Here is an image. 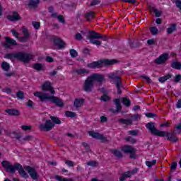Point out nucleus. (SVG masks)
Here are the masks:
<instances>
[{
	"mask_svg": "<svg viewBox=\"0 0 181 181\" xmlns=\"http://www.w3.org/2000/svg\"><path fill=\"white\" fill-rule=\"evenodd\" d=\"M118 121L124 125H132V119H119Z\"/></svg>",
	"mask_w": 181,
	"mask_h": 181,
	"instance_id": "obj_29",
	"label": "nucleus"
},
{
	"mask_svg": "<svg viewBox=\"0 0 181 181\" xmlns=\"http://www.w3.org/2000/svg\"><path fill=\"white\" fill-rule=\"evenodd\" d=\"M65 163L67 166H69V168H73V166H74V163L71 160H66Z\"/></svg>",
	"mask_w": 181,
	"mask_h": 181,
	"instance_id": "obj_49",
	"label": "nucleus"
},
{
	"mask_svg": "<svg viewBox=\"0 0 181 181\" xmlns=\"http://www.w3.org/2000/svg\"><path fill=\"white\" fill-rule=\"evenodd\" d=\"M33 139V136H30V135H27L25 136L23 139V141H32V139Z\"/></svg>",
	"mask_w": 181,
	"mask_h": 181,
	"instance_id": "obj_56",
	"label": "nucleus"
},
{
	"mask_svg": "<svg viewBox=\"0 0 181 181\" xmlns=\"http://www.w3.org/2000/svg\"><path fill=\"white\" fill-rule=\"evenodd\" d=\"M99 4H101L100 0H93L90 3V6H94V5H98Z\"/></svg>",
	"mask_w": 181,
	"mask_h": 181,
	"instance_id": "obj_52",
	"label": "nucleus"
},
{
	"mask_svg": "<svg viewBox=\"0 0 181 181\" xmlns=\"http://www.w3.org/2000/svg\"><path fill=\"white\" fill-rule=\"evenodd\" d=\"M88 166H95L97 165V162L95 161H89L87 163Z\"/></svg>",
	"mask_w": 181,
	"mask_h": 181,
	"instance_id": "obj_62",
	"label": "nucleus"
},
{
	"mask_svg": "<svg viewBox=\"0 0 181 181\" xmlns=\"http://www.w3.org/2000/svg\"><path fill=\"white\" fill-rule=\"evenodd\" d=\"M145 115L147 117V118H155V117H158V115L152 112L145 113Z\"/></svg>",
	"mask_w": 181,
	"mask_h": 181,
	"instance_id": "obj_43",
	"label": "nucleus"
},
{
	"mask_svg": "<svg viewBox=\"0 0 181 181\" xmlns=\"http://www.w3.org/2000/svg\"><path fill=\"white\" fill-rule=\"evenodd\" d=\"M88 134L90 135V136H92V138H94L95 139H98L99 141H102L103 142H105V141H107V137L104 136V135L100 133L89 131Z\"/></svg>",
	"mask_w": 181,
	"mask_h": 181,
	"instance_id": "obj_14",
	"label": "nucleus"
},
{
	"mask_svg": "<svg viewBox=\"0 0 181 181\" xmlns=\"http://www.w3.org/2000/svg\"><path fill=\"white\" fill-rule=\"evenodd\" d=\"M27 107H28L29 108H31L32 110H33L34 107H33V101L29 100L28 101V103H26Z\"/></svg>",
	"mask_w": 181,
	"mask_h": 181,
	"instance_id": "obj_50",
	"label": "nucleus"
},
{
	"mask_svg": "<svg viewBox=\"0 0 181 181\" xmlns=\"http://www.w3.org/2000/svg\"><path fill=\"white\" fill-rule=\"evenodd\" d=\"M16 97L18 100H23L25 98V93L22 90H19L16 93Z\"/></svg>",
	"mask_w": 181,
	"mask_h": 181,
	"instance_id": "obj_35",
	"label": "nucleus"
},
{
	"mask_svg": "<svg viewBox=\"0 0 181 181\" xmlns=\"http://www.w3.org/2000/svg\"><path fill=\"white\" fill-rule=\"evenodd\" d=\"M75 72L77 73L78 76H84V74H90V71L86 69H76Z\"/></svg>",
	"mask_w": 181,
	"mask_h": 181,
	"instance_id": "obj_25",
	"label": "nucleus"
},
{
	"mask_svg": "<svg viewBox=\"0 0 181 181\" xmlns=\"http://www.w3.org/2000/svg\"><path fill=\"white\" fill-rule=\"evenodd\" d=\"M22 30L23 35H24V36L21 37V42H26V40L30 37V34L29 33V31L27 30V28H25V26L22 28Z\"/></svg>",
	"mask_w": 181,
	"mask_h": 181,
	"instance_id": "obj_20",
	"label": "nucleus"
},
{
	"mask_svg": "<svg viewBox=\"0 0 181 181\" xmlns=\"http://www.w3.org/2000/svg\"><path fill=\"white\" fill-rule=\"evenodd\" d=\"M115 63H117V60L115 59H104L89 63L86 66L89 69H101L102 67H108L109 66H112V64H115Z\"/></svg>",
	"mask_w": 181,
	"mask_h": 181,
	"instance_id": "obj_6",
	"label": "nucleus"
},
{
	"mask_svg": "<svg viewBox=\"0 0 181 181\" xmlns=\"http://www.w3.org/2000/svg\"><path fill=\"white\" fill-rule=\"evenodd\" d=\"M12 135H13V136H11V138H16V139L18 141H20L22 138V136H21V134H18L16 132H13Z\"/></svg>",
	"mask_w": 181,
	"mask_h": 181,
	"instance_id": "obj_42",
	"label": "nucleus"
},
{
	"mask_svg": "<svg viewBox=\"0 0 181 181\" xmlns=\"http://www.w3.org/2000/svg\"><path fill=\"white\" fill-rule=\"evenodd\" d=\"M45 66H43V64H40V63H35L34 64H33V69H34V70H37V71H42V70H43Z\"/></svg>",
	"mask_w": 181,
	"mask_h": 181,
	"instance_id": "obj_26",
	"label": "nucleus"
},
{
	"mask_svg": "<svg viewBox=\"0 0 181 181\" xmlns=\"http://www.w3.org/2000/svg\"><path fill=\"white\" fill-rule=\"evenodd\" d=\"M55 179H56V180H58V181H73V179H71V178H64V177H62L59 175H56Z\"/></svg>",
	"mask_w": 181,
	"mask_h": 181,
	"instance_id": "obj_38",
	"label": "nucleus"
},
{
	"mask_svg": "<svg viewBox=\"0 0 181 181\" xmlns=\"http://www.w3.org/2000/svg\"><path fill=\"white\" fill-rule=\"evenodd\" d=\"M82 145L83 146H84L86 152H90V146L88 145V144L86 142H83Z\"/></svg>",
	"mask_w": 181,
	"mask_h": 181,
	"instance_id": "obj_48",
	"label": "nucleus"
},
{
	"mask_svg": "<svg viewBox=\"0 0 181 181\" xmlns=\"http://www.w3.org/2000/svg\"><path fill=\"white\" fill-rule=\"evenodd\" d=\"M6 112L8 114V115H12L14 117H18L19 115V111L16 109H6Z\"/></svg>",
	"mask_w": 181,
	"mask_h": 181,
	"instance_id": "obj_22",
	"label": "nucleus"
},
{
	"mask_svg": "<svg viewBox=\"0 0 181 181\" xmlns=\"http://www.w3.org/2000/svg\"><path fill=\"white\" fill-rule=\"evenodd\" d=\"M34 95L35 97H37L41 103H47V101H49L52 104H55L57 107H60L61 108L64 107V103H63V100H62V99H59L54 95H49V93L35 92Z\"/></svg>",
	"mask_w": 181,
	"mask_h": 181,
	"instance_id": "obj_3",
	"label": "nucleus"
},
{
	"mask_svg": "<svg viewBox=\"0 0 181 181\" xmlns=\"http://www.w3.org/2000/svg\"><path fill=\"white\" fill-rule=\"evenodd\" d=\"M181 80V75L178 74L175 76L174 83H179Z\"/></svg>",
	"mask_w": 181,
	"mask_h": 181,
	"instance_id": "obj_53",
	"label": "nucleus"
},
{
	"mask_svg": "<svg viewBox=\"0 0 181 181\" xmlns=\"http://www.w3.org/2000/svg\"><path fill=\"white\" fill-rule=\"evenodd\" d=\"M172 76H173L172 74H168L164 76H161L158 78V81L162 84H163L165 81H168V80H170V78H172Z\"/></svg>",
	"mask_w": 181,
	"mask_h": 181,
	"instance_id": "obj_23",
	"label": "nucleus"
},
{
	"mask_svg": "<svg viewBox=\"0 0 181 181\" xmlns=\"http://www.w3.org/2000/svg\"><path fill=\"white\" fill-rule=\"evenodd\" d=\"M42 91H49L51 94H56V91L52 87V83L49 81H46L42 86Z\"/></svg>",
	"mask_w": 181,
	"mask_h": 181,
	"instance_id": "obj_16",
	"label": "nucleus"
},
{
	"mask_svg": "<svg viewBox=\"0 0 181 181\" xmlns=\"http://www.w3.org/2000/svg\"><path fill=\"white\" fill-rule=\"evenodd\" d=\"M147 45H149L150 46H152V45H155V40L154 39L148 40Z\"/></svg>",
	"mask_w": 181,
	"mask_h": 181,
	"instance_id": "obj_61",
	"label": "nucleus"
},
{
	"mask_svg": "<svg viewBox=\"0 0 181 181\" xmlns=\"http://www.w3.org/2000/svg\"><path fill=\"white\" fill-rule=\"evenodd\" d=\"M168 60H169V54L164 53L156 59L154 63L156 64H163L164 63H166Z\"/></svg>",
	"mask_w": 181,
	"mask_h": 181,
	"instance_id": "obj_12",
	"label": "nucleus"
},
{
	"mask_svg": "<svg viewBox=\"0 0 181 181\" xmlns=\"http://www.w3.org/2000/svg\"><path fill=\"white\" fill-rule=\"evenodd\" d=\"M129 134L130 135H132L133 136H136V135H138V131L137 130H131V131H129Z\"/></svg>",
	"mask_w": 181,
	"mask_h": 181,
	"instance_id": "obj_55",
	"label": "nucleus"
},
{
	"mask_svg": "<svg viewBox=\"0 0 181 181\" xmlns=\"http://www.w3.org/2000/svg\"><path fill=\"white\" fill-rule=\"evenodd\" d=\"M104 78V75L101 74H92L84 81L83 86L82 88L83 91H85V93H91L93 91V88H94L95 81H97L99 84H103Z\"/></svg>",
	"mask_w": 181,
	"mask_h": 181,
	"instance_id": "obj_1",
	"label": "nucleus"
},
{
	"mask_svg": "<svg viewBox=\"0 0 181 181\" xmlns=\"http://www.w3.org/2000/svg\"><path fill=\"white\" fill-rule=\"evenodd\" d=\"M40 2V0H30L28 3V7H30V8H37V6L39 5Z\"/></svg>",
	"mask_w": 181,
	"mask_h": 181,
	"instance_id": "obj_24",
	"label": "nucleus"
},
{
	"mask_svg": "<svg viewBox=\"0 0 181 181\" xmlns=\"http://www.w3.org/2000/svg\"><path fill=\"white\" fill-rule=\"evenodd\" d=\"M146 128L150 131V132L153 135H156L157 136H159V134H160V131L158 130L156 127H155V123L153 122H150L146 124Z\"/></svg>",
	"mask_w": 181,
	"mask_h": 181,
	"instance_id": "obj_11",
	"label": "nucleus"
},
{
	"mask_svg": "<svg viewBox=\"0 0 181 181\" xmlns=\"http://www.w3.org/2000/svg\"><path fill=\"white\" fill-rule=\"evenodd\" d=\"M175 5L178 9L181 11V1L180 0H176L175 1Z\"/></svg>",
	"mask_w": 181,
	"mask_h": 181,
	"instance_id": "obj_59",
	"label": "nucleus"
},
{
	"mask_svg": "<svg viewBox=\"0 0 181 181\" xmlns=\"http://www.w3.org/2000/svg\"><path fill=\"white\" fill-rule=\"evenodd\" d=\"M21 129H23V131H25V132L30 131V129H32V126L22 125Z\"/></svg>",
	"mask_w": 181,
	"mask_h": 181,
	"instance_id": "obj_46",
	"label": "nucleus"
},
{
	"mask_svg": "<svg viewBox=\"0 0 181 181\" xmlns=\"http://www.w3.org/2000/svg\"><path fill=\"white\" fill-rule=\"evenodd\" d=\"M172 69H175V70H180L181 69V63L177 62H173L171 63Z\"/></svg>",
	"mask_w": 181,
	"mask_h": 181,
	"instance_id": "obj_31",
	"label": "nucleus"
},
{
	"mask_svg": "<svg viewBox=\"0 0 181 181\" xmlns=\"http://www.w3.org/2000/svg\"><path fill=\"white\" fill-rule=\"evenodd\" d=\"M1 166H3L8 173L13 175L16 170H18V173L21 177H24V179H28V177H29V175L26 173V171H25L22 165L18 163H16L12 165L9 161L3 160L1 162Z\"/></svg>",
	"mask_w": 181,
	"mask_h": 181,
	"instance_id": "obj_2",
	"label": "nucleus"
},
{
	"mask_svg": "<svg viewBox=\"0 0 181 181\" xmlns=\"http://www.w3.org/2000/svg\"><path fill=\"white\" fill-rule=\"evenodd\" d=\"M84 98H76L74 100V105L78 110V108H80L81 106L84 104Z\"/></svg>",
	"mask_w": 181,
	"mask_h": 181,
	"instance_id": "obj_21",
	"label": "nucleus"
},
{
	"mask_svg": "<svg viewBox=\"0 0 181 181\" xmlns=\"http://www.w3.org/2000/svg\"><path fill=\"white\" fill-rule=\"evenodd\" d=\"M57 19H58V22H59L60 23H66V20L64 19V17L62 15L58 16Z\"/></svg>",
	"mask_w": 181,
	"mask_h": 181,
	"instance_id": "obj_45",
	"label": "nucleus"
},
{
	"mask_svg": "<svg viewBox=\"0 0 181 181\" xmlns=\"http://www.w3.org/2000/svg\"><path fill=\"white\" fill-rule=\"evenodd\" d=\"M136 173H138V168H136L132 170H129L122 174V175L119 177V180L124 181L125 180L126 177H131V176H134V175H136Z\"/></svg>",
	"mask_w": 181,
	"mask_h": 181,
	"instance_id": "obj_13",
	"label": "nucleus"
},
{
	"mask_svg": "<svg viewBox=\"0 0 181 181\" xmlns=\"http://www.w3.org/2000/svg\"><path fill=\"white\" fill-rule=\"evenodd\" d=\"M141 78H144V80H146L147 83H152V80L151 78L146 76H140Z\"/></svg>",
	"mask_w": 181,
	"mask_h": 181,
	"instance_id": "obj_51",
	"label": "nucleus"
},
{
	"mask_svg": "<svg viewBox=\"0 0 181 181\" xmlns=\"http://www.w3.org/2000/svg\"><path fill=\"white\" fill-rule=\"evenodd\" d=\"M4 59H8L9 60L16 59L19 62H23V63L28 64L29 62H30V60H33V55L32 54L23 52L6 53L4 55Z\"/></svg>",
	"mask_w": 181,
	"mask_h": 181,
	"instance_id": "obj_4",
	"label": "nucleus"
},
{
	"mask_svg": "<svg viewBox=\"0 0 181 181\" xmlns=\"http://www.w3.org/2000/svg\"><path fill=\"white\" fill-rule=\"evenodd\" d=\"M114 103L116 105L117 112H119L122 110V106H121V102H120L119 99H118V98L115 99Z\"/></svg>",
	"mask_w": 181,
	"mask_h": 181,
	"instance_id": "obj_28",
	"label": "nucleus"
},
{
	"mask_svg": "<svg viewBox=\"0 0 181 181\" xmlns=\"http://www.w3.org/2000/svg\"><path fill=\"white\" fill-rule=\"evenodd\" d=\"M54 46H57L59 47V49H63L64 47V45H66L63 40L59 37H54Z\"/></svg>",
	"mask_w": 181,
	"mask_h": 181,
	"instance_id": "obj_17",
	"label": "nucleus"
},
{
	"mask_svg": "<svg viewBox=\"0 0 181 181\" xmlns=\"http://www.w3.org/2000/svg\"><path fill=\"white\" fill-rule=\"evenodd\" d=\"M85 18H86V21H88V22H90V21H93V19H94L93 11H90L89 13H86L85 15Z\"/></svg>",
	"mask_w": 181,
	"mask_h": 181,
	"instance_id": "obj_33",
	"label": "nucleus"
},
{
	"mask_svg": "<svg viewBox=\"0 0 181 181\" xmlns=\"http://www.w3.org/2000/svg\"><path fill=\"white\" fill-rule=\"evenodd\" d=\"M158 32H159V30H158V28L153 26L150 28V33L155 36V35H158Z\"/></svg>",
	"mask_w": 181,
	"mask_h": 181,
	"instance_id": "obj_39",
	"label": "nucleus"
},
{
	"mask_svg": "<svg viewBox=\"0 0 181 181\" xmlns=\"http://www.w3.org/2000/svg\"><path fill=\"white\" fill-rule=\"evenodd\" d=\"M107 121H108V119L107 118V117L105 116L100 117V122H102V124H104V122H107Z\"/></svg>",
	"mask_w": 181,
	"mask_h": 181,
	"instance_id": "obj_57",
	"label": "nucleus"
},
{
	"mask_svg": "<svg viewBox=\"0 0 181 181\" xmlns=\"http://www.w3.org/2000/svg\"><path fill=\"white\" fill-rule=\"evenodd\" d=\"M152 11L154 12L156 18H159L162 16L163 12L158 11V10L155 8V7H152Z\"/></svg>",
	"mask_w": 181,
	"mask_h": 181,
	"instance_id": "obj_37",
	"label": "nucleus"
},
{
	"mask_svg": "<svg viewBox=\"0 0 181 181\" xmlns=\"http://www.w3.org/2000/svg\"><path fill=\"white\" fill-rule=\"evenodd\" d=\"M100 100L101 101H105V102L109 101L110 96L107 95V94L103 95L101 96Z\"/></svg>",
	"mask_w": 181,
	"mask_h": 181,
	"instance_id": "obj_47",
	"label": "nucleus"
},
{
	"mask_svg": "<svg viewBox=\"0 0 181 181\" xmlns=\"http://www.w3.org/2000/svg\"><path fill=\"white\" fill-rule=\"evenodd\" d=\"M111 153L116 156V158H118L119 159H121V158H123L122 153H121L120 151H118L117 149L111 150Z\"/></svg>",
	"mask_w": 181,
	"mask_h": 181,
	"instance_id": "obj_27",
	"label": "nucleus"
},
{
	"mask_svg": "<svg viewBox=\"0 0 181 181\" xmlns=\"http://www.w3.org/2000/svg\"><path fill=\"white\" fill-rule=\"evenodd\" d=\"M177 168V163L176 162H173L172 164H171V170H176V168Z\"/></svg>",
	"mask_w": 181,
	"mask_h": 181,
	"instance_id": "obj_58",
	"label": "nucleus"
},
{
	"mask_svg": "<svg viewBox=\"0 0 181 181\" xmlns=\"http://www.w3.org/2000/svg\"><path fill=\"white\" fill-rule=\"evenodd\" d=\"M121 150L124 153H129L130 159H136V150L132 146L124 145L122 147Z\"/></svg>",
	"mask_w": 181,
	"mask_h": 181,
	"instance_id": "obj_9",
	"label": "nucleus"
},
{
	"mask_svg": "<svg viewBox=\"0 0 181 181\" xmlns=\"http://www.w3.org/2000/svg\"><path fill=\"white\" fill-rule=\"evenodd\" d=\"M88 37L89 39L90 43H92V45H96V46H101V41L95 40V39L105 38L104 40L107 41L106 36H103L101 34L95 31H88Z\"/></svg>",
	"mask_w": 181,
	"mask_h": 181,
	"instance_id": "obj_8",
	"label": "nucleus"
},
{
	"mask_svg": "<svg viewBox=\"0 0 181 181\" xmlns=\"http://www.w3.org/2000/svg\"><path fill=\"white\" fill-rule=\"evenodd\" d=\"M65 115L68 118H74L76 115V112H74L66 111Z\"/></svg>",
	"mask_w": 181,
	"mask_h": 181,
	"instance_id": "obj_36",
	"label": "nucleus"
},
{
	"mask_svg": "<svg viewBox=\"0 0 181 181\" xmlns=\"http://www.w3.org/2000/svg\"><path fill=\"white\" fill-rule=\"evenodd\" d=\"M6 44H4L5 47H11V46H16L18 45V43L16 42V40L9 37H6Z\"/></svg>",
	"mask_w": 181,
	"mask_h": 181,
	"instance_id": "obj_19",
	"label": "nucleus"
},
{
	"mask_svg": "<svg viewBox=\"0 0 181 181\" xmlns=\"http://www.w3.org/2000/svg\"><path fill=\"white\" fill-rule=\"evenodd\" d=\"M175 30H176V24L173 23L168 28H167V33L168 35H171V33H174Z\"/></svg>",
	"mask_w": 181,
	"mask_h": 181,
	"instance_id": "obj_32",
	"label": "nucleus"
},
{
	"mask_svg": "<svg viewBox=\"0 0 181 181\" xmlns=\"http://www.w3.org/2000/svg\"><path fill=\"white\" fill-rule=\"evenodd\" d=\"M1 69L4 71H9V69H11V65L6 62H3L1 63Z\"/></svg>",
	"mask_w": 181,
	"mask_h": 181,
	"instance_id": "obj_30",
	"label": "nucleus"
},
{
	"mask_svg": "<svg viewBox=\"0 0 181 181\" xmlns=\"http://www.w3.org/2000/svg\"><path fill=\"white\" fill-rule=\"evenodd\" d=\"M75 38L76 40H83V36L81 33H77L75 35Z\"/></svg>",
	"mask_w": 181,
	"mask_h": 181,
	"instance_id": "obj_54",
	"label": "nucleus"
},
{
	"mask_svg": "<svg viewBox=\"0 0 181 181\" xmlns=\"http://www.w3.org/2000/svg\"><path fill=\"white\" fill-rule=\"evenodd\" d=\"M7 19L11 22H18V21H21V16L18 12L14 11L12 15L7 16Z\"/></svg>",
	"mask_w": 181,
	"mask_h": 181,
	"instance_id": "obj_18",
	"label": "nucleus"
},
{
	"mask_svg": "<svg viewBox=\"0 0 181 181\" xmlns=\"http://www.w3.org/2000/svg\"><path fill=\"white\" fill-rule=\"evenodd\" d=\"M69 53L71 57H77V56H78V53L74 49H70Z\"/></svg>",
	"mask_w": 181,
	"mask_h": 181,
	"instance_id": "obj_41",
	"label": "nucleus"
},
{
	"mask_svg": "<svg viewBox=\"0 0 181 181\" xmlns=\"http://www.w3.org/2000/svg\"><path fill=\"white\" fill-rule=\"evenodd\" d=\"M146 165L148 168H152L156 165V160H152L151 161H146Z\"/></svg>",
	"mask_w": 181,
	"mask_h": 181,
	"instance_id": "obj_40",
	"label": "nucleus"
},
{
	"mask_svg": "<svg viewBox=\"0 0 181 181\" xmlns=\"http://www.w3.org/2000/svg\"><path fill=\"white\" fill-rule=\"evenodd\" d=\"M176 107H177V108H181V99H180V100L177 101V104H176Z\"/></svg>",
	"mask_w": 181,
	"mask_h": 181,
	"instance_id": "obj_64",
	"label": "nucleus"
},
{
	"mask_svg": "<svg viewBox=\"0 0 181 181\" xmlns=\"http://www.w3.org/2000/svg\"><path fill=\"white\" fill-rule=\"evenodd\" d=\"M12 35H13L15 36V37H16L18 39V37H19V33L16 32V30H11Z\"/></svg>",
	"mask_w": 181,
	"mask_h": 181,
	"instance_id": "obj_60",
	"label": "nucleus"
},
{
	"mask_svg": "<svg viewBox=\"0 0 181 181\" xmlns=\"http://www.w3.org/2000/svg\"><path fill=\"white\" fill-rule=\"evenodd\" d=\"M50 119L45 121V124H40L39 128L40 131H44L45 132H49L54 128L55 124L60 125L62 124V120L57 117L49 115Z\"/></svg>",
	"mask_w": 181,
	"mask_h": 181,
	"instance_id": "obj_5",
	"label": "nucleus"
},
{
	"mask_svg": "<svg viewBox=\"0 0 181 181\" xmlns=\"http://www.w3.org/2000/svg\"><path fill=\"white\" fill-rule=\"evenodd\" d=\"M107 77L114 81L117 90V94H122L121 88H123L124 83H122V78H121V76H118L117 72H112L109 74Z\"/></svg>",
	"mask_w": 181,
	"mask_h": 181,
	"instance_id": "obj_7",
	"label": "nucleus"
},
{
	"mask_svg": "<svg viewBox=\"0 0 181 181\" xmlns=\"http://www.w3.org/2000/svg\"><path fill=\"white\" fill-rule=\"evenodd\" d=\"M32 25L33 28L36 30L39 29L40 28V23L37 21H33Z\"/></svg>",
	"mask_w": 181,
	"mask_h": 181,
	"instance_id": "obj_44",
	"label": "nucleus"
},
{
	"mask_svg": "<svg viewBox=\"0 0 181 181\" xmlns=\"http://www.w3.org/2000/svg\"><path fill=\"white\" fill-rule=\"evenodd\" d=\"M25 170L30 175L33 180H37L39 179V174H37L36 169H35L34 168L28 165L25 167Z\"/></svg>",
	"mask_w": 181,
	"mask_h": 181,
	"instance_id": "obj_10",
	"label": "nucleus"
},
{
	"mask_svg": "<svg viewBox=\"0 0 181 181\" xmlns=\"http://www.w3.org/2000/svg\"><path fill=\"white\" fill-rule=\"evenodd\" d=\"M122 103L125 107H131V100H129V98H123Z\"/></svg>",
	"mask_w": 181,
	"mask_h": 181,
	"instance_id": "obj_34",
	"label": "nucleus"
},
{
	"mask_svg": "<svg viewBox=\"0 0 181 181\" xmlns=\"http://www.w3.org/2000/svg\"><path fill=\"white\" fill-rule=\"evenodd\" d=\"M177 134H180V132L175 129L173 133H169L168 132H160L158 134V136H166L168 141H171L173 138V135H176Z\"/></svg>",
	"mask_w": 181,
	"mask_h": 181,
	"instance_id": "obj_15",
	"label": "nucleus"
},
{
	"mask_svg": "<svg viewBox=\"0 0 181 181\" xmlns=\"http://www.w3.org/2000/svg\"><path fill=\"white\" fill-rule=\"evenodd\" d=\"M140 115H134L132 118H133L134 121H138V119H139L140 118Z\"/></svg>",
	"mask_w": 181,
	"mask_h": 181,
	"instance_id": "obj_63",
	"label": "nucleus"
}]
</instances>
